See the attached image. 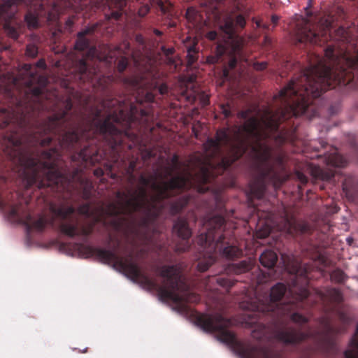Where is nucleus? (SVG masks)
<instances>
[{
  "label": "nucleus",
  "instance_id": "nucleus-1",
  "mask_svg": "<svg viewBox=\"0 0 358 358\" xmlns=\"http://www.w3.org/2000/svg\"><path fill=\"white\" fill-rule=\"evenodd\" d=\"M325 56L334 63L333 66L322 63L303 69L282 89L274 99L279 104L274 111L266 108L260 120L250 117L252 110L238 113V117L247 120L240 126L218 129L215 138H208L203 148L210 158L220 157L217 167L209 164L215 178L227 171L239 159L249 148L253 155V165L257 176L250 184V194L260 199L268 185L275 189L280 187L287 179L285 156L282 153L273 155L271 148L262 142L269 136L268 133L276 132L282 122L292 117L306 115H317L313 104L325 91L337 85L352 83L358 87V50L353 55L344 52L337 57L334 48L328 45Z\"/></svg>",
  "mask_w": 358,
  "mask_h": 358
},
{
  "label": "nucleus",
  "instance_id": "nucleus-2",
  "mask_svg": "<svg viewBox=\"0 0 358 358\" xmlns=\"http://www.w3.org/2000/svg\"><path fill=\"white\" fill-rule=\"evenodd\" d=\"M215 178L213 170L206 166L201 167L197 176L187 172L178 174L169 180H163L162 173L158 170L149 177L141 174L138 178L139 185L135 189L117 191L115 197L118 201L110 202L103 208V213L114 218L112 224L116 230H120L127 222L126 216L132 217L136 213H141L144 217L141 225L148 229L159 215L162 209L158 206L159 203L190 189L195 181L205 185Z\"/></svg>",
  "mask_w": 358,
  "mask_h": 358
},
{
  "label": "nucleus",
  "instance_id": "nucleus-3",
  "mask_svg": "<svg viewBox=\"0 0 358 358\" xmlns=\"http://www.w3.org/2000/svg\"><path fill=\"white\" fill-rule=\"evenodd\" d=\"M120 245V241L117 240L113 250L92 246H87V249L101 262L119 267L134 281H139L150 289L157 290L162 300L171 301L182 308H185L188 303H198L200 301L199 296L191 292L182 280L176 265H163L157 268L158 275L163 278L162 284L159 285L155 280L141 271L138 264L134 261L132 252L125 257L118 255L117 250Z\"/></svg>",
  "mask_w": 358,
  "mask_h": 358
},
{
  "label": "nucleus",
  "instance_id": "nucleus-4",
  "mask_svg": "<svg viewBox=\"0 0 358 358\" xmlns=\"http://www.w3.org/2000/svg\"><path fill=\"white\" fill-rule=\"evenodd\" d=\"M306 284L299 287L294 285L289 290L291 297L287 301L282 302V299L287 292V287L282 282L273 285L270 293L264 294H255L254 298L243 301L242 308L247 310L245 313L244 322L249 327L256 324L262 327L259 338L264 336L266 319L270 317L272 320L280 319L282 316L289 315L290 320L298 325L308 323V318L302 314L295 312L296 310L305 309L310 296L308 287L307 277H304Z\"/></svg>",
  "mask_w": 358,
  "mask_h": 358
},
{
  "label": "nucleus",
  "instance_id": "nucleus-5",
  "mask_svg": "<svg viewBox=\"0 0 358 358\" xmlns=\"http://www.w3.org/2000/svg\"><path fill=\"white\" fill-rule=\"evenodd\" d=\"M203 225V231L196 238L202 256L197 264L199 271H207L218 256L229 260L242 256V250L234 245V236L232 232L226 230L222 210L217 215L205 217Z\"/></svg>",
  "mask_w": 358,
  "mask_h": 358
},
{
  "label": "nucleus",
  "instance_id": "nucleus-6",
  "mask_svg": "<svg viewBox=\"0 0 358 358\" xmlns=\"http://www.w3.org/2000/svg\"><path fill=\"white\" fill-rule=\"evenodd\" d=\"M196 322L205 331L217 332L219 339L234 347L241 358H280V354L268 348L241 343L235 334L227 329L229 320L220 314H199L196 317ZM344 355L345 358H358V324L350 348L345 351Z\"/></svg>",
  "mask_w": 358,
  "mask_h": 358
},
{
  "label": "nucleus",
  "instance_id": "nucleus-7",
  "mask_svg": "<svg viewBox=\"0 0 358 358\" xmlns=\"http://www.w3.org/2000/svg\"><path fill=\"white\" fill-rule=\"evenodd\" d=\"M97 27L98 24H94L77 34L75 49L87 52L85 57L76 62L73 72L81 83H89L96 90L106 93L116 78L113 73L105 76L99 69L103 62L97 59V50L91 44Z\"/></svg>",
  "mask_w": 358,
  "mask_h": 358
},
{
  "label": "nucleus",
  "instance_id": "nucleus-8",
  "mask_svg": "<svg viewBox=\"0 0 358 358\" xmlns=\"http://www.w3.org/2000/svg\"><path fill=\"white\" fill-rule=\"evenodd\" d=\"M338 19L333 14H329L320 19L317 26L310 24L308 20L302 19L296 24V36L299 43H310L322 45L333 38L343 42H348L350 37V31L343 26L335 30L334 36L331 29Z\"/></svg>",
  "mask_w": 358,
  "mask_h": 358
},
{
  "label": "nucleus",
  "instance_id": "nucleus-9",
  "mask_svg": "<svg viewBox=\"0 0 358 358\" xmlns=\"http://www.w3.org/2000/svg\"><path fill=\"white\" fill-rule=\"evenodd\" d=\"M220 28L224 34L222 40L219 39V35L215 31H210L206 34L207 38L210 41L219 40L215 56L208 57V62L212 64L218 63L226 55L229 59V67L234 69L237 64V57L241 55L243 40L236 34L234 20L231 17H227Z\"/></svg>",
  "mask_w": 358,
  "mask_h": 358
},
{
  "label": "nucleus",
  "instance_id": "nucleus-10",
  "mask_svg": "<svg viewBox=\"0 0 358 358\" xmlns=\"http://www.w3.org/2000/svg\"><path fill=\"white\" fill-rule=\"evenodd\" d=\"M160 73L152 63L145 72L144 80H133L134 87L138 90L136 101L141 104L143 102L150 103L155 101L157 92L162 96L168 94L169 87L165 83H160Z\"/></svg>",
  "mask_w": 358,
  "mask_h": 358
},
{
  "label": "nucleus",
  "instance_id": "nucleus-11",
  "mask_svg": "<svg viewBox=\"0 0 358 358\" xmlns=\"http://www.w3.org/2000/svg\"><path fill=\"white\" fill-rule=\"evenodd\" d=\"M173 231L181 238V241L176 245V252H184L188 250L190 248L189 240L192 235V231L187 221L184 218L178 217L173 224Z\"/></svg>",
  "mask_w": 358,
  "mask_h": 358
},
{
  "label": "nucleus",
  "instance_id": "nucleus-12",
  "mask_svg": "<svg viewBox=\"0 0 358 358\" xmlns=\"http://www.w3.org/2000/svg\"><path fill=\"white\" fill-rule=\"evenodd\" d=\"M310 336L308 331L290 327L280 329L275 331V338L285 345H296Z\"/></svg>",
  "mask_w": 358,
  "mask_h": 358
},
{
  "label": "nucleus",
  "instance_id": "nucleus-13",
  "mask_svg": "<svg viewBox=\"0 0 358 358\" xmlns=\"http://www.w3.org/2000/svg\"><path fill=\"white\" fill-rule=\"evenodd\" d=\"M343 191L349 200L358 201V180L352 176H346L343 182Z\"/></svg>",
  "mask_w": 358,
  "mask_h": 358
},
{
  "label": "nucleus",
  "instance_id": "nucleus-14",
  "mask_svg": "<svg viewBox=\"0 0 358 358\" xmlns=\"http://www.w3.org/2000/svg\"><path fill=\"white\" fill-rule=\"evenodd\" d=\"M278 260L277 254L271 250H266L259 257L261 264L272 271Z\"/></svg>",
  "mask_w": 358,
  "mask_h": 358
},
{
  "label": "nucleus",
  "instance_id": "nucleus-15",
  "mask_svg": "<svg viewBox=\"0 0 358 358\" xmlns=\"http://www.w3.org/2000/svg\"><path fill=\"white\" fill-rule=\"evenodd\" d=\"M324 161L327 165L335 167H344L347 164L346 159L340 155L336 149L327 155Z\"/></svg>",
  "mask_w": 358,
  "mask_h": 358
},
{
  "label": "nucleus",
  "instance_id": "nucleus-16",
  "mask_svg": "<svg viewBox=\"0 0 358 358\" xmlns=\"http://www.w3.org/2000/svg\"><path fill=\"white\" fill-rule=\"evenodd\" d=\"M171 164L164 167V171L162 173L163 180H166L168 178H173V173L180 168V162L179 161V157L178 155L174 154L171 159Z\"/></svg>",
  "mask_w": 358,
  "mask_h": 358
},
{
  "label": "nucleus",
  "instance_id": "nucleus-17",
  "mask_svg": "<svg viewBox=\"0 0 358 358\" xmlns=\"http://www.w3.org/2000/svg\"><path fill=\"white\" fill-rule=\"evenodd\" d=\"M190 201V196L185 194L177 199L171 204L170 213L172 215L180 213L182 210L188 204Z\"/></svg>",
  "mask_w": 358,
  "mask_h": 358
},
{
  "label": "nucleus",
  "instance_id": "nucleus-18",
  "mask_svg": "<svg viewBox=\"0 0 358 358\" xmlns=\"http://www.w3.org/2000/svg\"><path fill=\"white\" fill-rule=\"evenodd\" d=\"M321 299L324 301L338 303L342 301V294L336 288H327L325 292L321 294Z\"/></svg>",
  "mask_w": 358,
  "mask_h": 358
},
{
  "label": "nucleus",
  "instance_id": "nucleus-19",
  "mask_svg": "<svg viewBox=\"0 0 358 358\" xmlns=\"http://www.w3.org/2000/svg\"><path fill=\"white\" fill-rule=\"evenodd\" d=\"M253 266L254 264L250 260H243L238 263L231 264L229 269L236 274H241L249 271Z\"/></svg>",
  "mask_w": 358,
  "mask_h": 358
},
{
  "label": "nucleus",
  "instance_id": "nucleus-20",
  "mask_svg": "<svg viewBox=\"0 0 358 358\" xmlns=\"http://www.w3.org/2000/svg\"><path fill=\"white\" fill-rule=\"evenodd\" d=\"M288 225L289 233L292 234V230L298 231L301 234H310L311 229L307 223H299L295 221L291 220L289 218L286 219Z\"/></svg>",
  "mask_w": 358,
  "mask_h": 358
},
{
  "label": "nucleus",
  "instance_id": "nucleus-21",
  "mask_svg": "<svg viewBox=\"0 0 358 358\" xmlns=\"http://www.w3.org/2000/svg\"><path fill=\"white\" fill-rule=\"evenodd\" d=\"M196 44L197 43L194 41L192 45L187 47V57L189 65L193 64L197 59L198 50L196 49Z\"/></svg>",
  "mask_w": 358,
  "mask_h": 358
},
{
  "label": "nucleus",
  "instance_id": "nucleus-22",
  "mask_svg": "<svg viewBox=\"0 0 358 358\" xmlns=\"http://www.w3.org/2000/svg\"><path fill=\"white\" fill-rule=\"evenodd\" d=\"M312 172L314 177L316 178H320L323 180H329L334 177L333 173H325L320 167H315Z\"/></svg>",
  "mask_w": 358,
  "mask_h": 358
},
{
  "label": "nucleus",
  "instance_id": "nucleus-23",
  "mask_svg": "<svg viewBox=\"0 0 358 358\" xmlns=\"http://www.w3.org/2000/svg\"><path fill=\"white\" fill-rule=\"evenodd\" d=\"M136 164H137V159L131 160L129 162V166L126 170V173L128 176V177H127L128 182L131 185L134 184V182L136 180V176H134V172L136 169Z\"/></svg>",
  "mask_w": 358,
  "mask_h": 358
},
{
  "label": "nucleus",
  "instance_id": "nucleus-24",
  "mask_svg": "<svg viewBox=\"0 0 358 358\" xmlns=\"http://www.w3.org/2000/svg\"><path fill=\"white\" fill-rule=\"evenodd\" d=\"M322 324L323 326V337L324 339H328L329 336L335 331V329L331 322L325 318H323L322 320Z\"/></svg>",
  "mask_w": 358,
  "mask_h": 358
},
{
  "label": "nucleus",
  "instance_id": "nucleus-25",
  "mask_svg": "<svg viewBox=\"0 0 358 358\" xmlns=\"http://www.w3.org/2000/svg\"><path fill=\"white\" fill-rule=\"evenodd\" d=\"M330 278L332 281L341 283L345 280L346 275L341 269L336 268L331 273Z\"/></svg>",
  "mask_w": 358,
  "mask_h": 358
},
{
  "label": "nucleus",
  "instance_id": "nucleus-26",
  "mask_svg": "<svg viewBox=\"0 0 358 358\" xmlns=\"http://www.w3.org/2000/svg\"><path fill=\"white\" fill-rule=\"evenodd\" d=\"M157 6L160 10L165 15H171L173 5L169 1H163L162 0H157Z\"/></svg>",
  "mask_w": 358,
  "mask_h": 358
},
{
  "label": "nucleus",
  "instance_id": "nucleus-27",
  "mask_svg": "<svg viewBox=\"0 0 358 358\" xmlns=\"http://www.w3.org/2000/svg\"><path fill=\"white\" fill-rule=\"evenodd\" d=\"M77 211L80 215H84L87 217H90L92 215L90 203H85L81 204L78 208Z\"/></svg>",
  "mask_w": 358,
  "mask_h": 358
},
{
  "label": "nucleus",
  "instance_id": "nucleus-28",
  "mask_svg": "<svg viewBox=\"0 0 358 358\" xmlns=\"http://www.w3.org/2000/svg\"><path fill=\"white\" fill-rule=\"evenodd\" d=\"M161 50L164 54V55L167 57L168 62L171 64L174 63V59L171 57V56L175 52V49L173 48H166L165 46H162Z\"/></svg>",
  "mask_w": 358,
  "mask_h": 358
},
{
  "label": "nucleus",
  "instance_id": "nucleus-29",
  "mask_svg": "<svg viewBox=\"0 0 358 358\" xmlns=\"http://www.w3.org/2000/svg\"><path fill=\"white\" fill-rule=\"evenodd\" d=\"M128 64H129L128 58L127 57H122L119 59V61L117 62V69L118 72L120 73H123L125 71V69H127Z\"/></svg>",
  "mask_w": 358,
  "mask_h": 358
},
{
  "label": "nucleus",
  "instance_id": "nucleus-30",
  "mask_svg": "<svg viewBox=\"0 0 358 358\" xmlns=\"http://www.w3.org/2000/svg\"><path fill=\"white\" fill-rule=\"evenodd\" d=\"M273 276V274L271 272L265 273L261 272V274H259L257 278V283L258 285L266 283L267 281L270 280V278Z\"/></svg>",
  "mask_w": 358,
  "mask_h": 358
},
{
  "label": "nucleus",
  "instance_id": "nucleus-31",
  "mask_svg": "<svg viewBox=\"0 0 358 358\" xmlns=\"http://www.w3.org/2000/svg\"><path fill=\"white\" fill-rule=\"evenodd\" d=\"M26 55L30 57H35L38 55V47L33 43L28 44L26 48Z\"/></svg>",
  "mask_w": 358,
  "mask_h": 358
},
{
  "label": "nucleus",
  "instance_id": "nucleus-32",
  "mask_svg": "<svg viewBox=\"0 0 358 358\" xmlns=\"http://www.w3.org/2000/svg\"><path fill=\"white\" fill-rule=\"evenodd\" d=\"M185 15L188 21L194 23L196 21L197 11L194 8H188Z\"/></svg>",
  "mask_w": 358,
  "mask_h": 358
},
{
  "label": "nucleus",
  "instance_id": "nucleus-33",
  "mask_svg": "<svg viewBox=\"0 0 358 358\" xmlns=\"http://www.w3.org/2000/svg\"><path fill=\"white\" fill-rule=\"evenodd\" d=\"M234 27H237L240 29H243L245 27V26L246 24L245 18L241 14L236 15L235 19H234Z\"/></svg>",
  "mask_w": 358,
  "mask_h": 358
},
{
  "label": "nucleus",
  "instance_id": "nucleus-34",
  "mask_svg": "<svg viewBox=\"0 0 358 358\" xmlns=\"http://www.w3.org/2000/svg\"><path fill=\"white\" fill-rule=\"evenodd\" d=\"M294 177L297 180H299L301 182V185H306L308 181V177L304 173L299 171H295Z\"/></svg>",
  "mask_w": 358,
  "mask_h": 358
},
{
  "label": "nucleus",
  "instance_id": "nucleus-35",
  "mask_svg": "<svg viewBox=\"0 0 358 358\" xmlns=\"http://www.w3.org/2000/svg\"><path fill=\"white\" fill-rule=\"evenodd\" d=\"M150 7L148 3L141 5L138 10V15L139 17H145L150 11Z\"/></svg>",
  "mask_w": 358,
  "mask_h": 358
},
{
  "label": "nucleus",
  "instance_id": "nucleus-36",
  "mask_svg": "<svg viewBox=\"0 0 358 358\" xmlns=\"http://www.w3.org/2000/svg\"><path fill=\"white\" fill-rule=\"evenodd\" d=\"M215 280H216V282H217V284H219L222 287H229L232 286V283L231 282V281H229L228 279H226L224 278L217 277V278H216Z\"/></svg>",
  "mask_w": 358,
  "mask_h": 358
},
{
  "label": "nucleus",
  "instance_id": "nucleus-37",
  "mask_svg": "<svg viewBox=\"0 0 358 358\" xmlns=\"http://www.w3.org/2000/svg\"><path fill=\"white\" fill-rule=\"evenodd\" d=\"M270 232H271L270 227H266V229H264V230H262L261 227L259 226V229H258L257 234L259 238H266V236H268L269 235Z\"/></svg>",
  "mask_w": 358,
  "mask_h": 358
},
{
  "label": "nucleus",
  "instance_id": "nucleus-38",
  "mask_svg": "<svg viewBox=\"0 0 358 358\" xmlns=\"http://www.w3.org/2000/svg\"><path fill=\"white\" fill-rule=\"evenodd\" d=\"M267 62H255L253 64V68L257 71H262L264 70L267 67Z\"/></svg>",
  "mask_w": 358,
  "mask_h": 358
},
{
  "label": "nucleus",
  "instance_id": "nucleus-39",
  "mask_svg": "<svg viewBox=\"0 0 358 358\" xmlns=\"http://www.w3.org/2000/svg\"><path fill=\"white\" fill-rule=\"evenodd\" d=\"M73 24H74V17L73 16L69 17L67 19V20L66 21L64 29L71 31Z\"/></svg>",
  "mask_w": 358,
  "mask_h": 358
},
{
  "label": "nucleus",
  "instance_id": "nucleus-40",
  "mask_svg": "<svg viewBox=\"0 0 358 358\" xmlns=\"http://www.w3.org/2000/svg\"><path fill=\"white\" fill-rule=\"evenodd\" d=\"M222 113H223L224 117L227 118L229 117L232 115L230 107L228 105L227 106H224V105L222 106Z\"/></svg>",
  "mask_w": 358,
  "mask_h": 358
},
{
  "label": "nucleus",
  "instance_id": "nucleus-41",
  "mask_svg": "<svg viewBox=\"0 0 358 358\" xmlns=\"http://www.w3.org/2000/svg\"><path fill=\"white\" fill-rule=\"evenodd\" d=\"M155 156V154L152 150L147 149L145 147V160L149 159L150 158Z\"/></svg>",
  "mask_w": 358,
  "mask_h": 358
},
{
  "label": "nucleus",
  "instance_id": "nucleus-42",
  "mask_svg": "<svg viewBox=\"0 0 358 358\" xmlns=\"http://www.w3.org/2000/svg\"><path fill=\"white\" fill-rule=\"evenodd\" d=\"M136 41L141 45H144L145 39L141 34H137L135 37Z\"/></svg>",
  "mask_w": 358,
  "mask_h": 358
},
{
  "label": "nucleus",
  "instance_id": "nucleus-43",
  "mask_svg": "<svg viewBox=\"0 0 358 358\" xmlns=\"http://www.w3.org/2000/svg\"><path fill=\"white\" fill-rule=\"evenodd\" d=\"M36 66L38 68L41 69H45L46 68V64L44 59H41L38 61L36 63Z\"/></svg>",
  "mask_w": 358,
  "mask_h": 358
},
{
  "label": "nucleus",
  "instance_id": "nucleus-44",
  "mask_svg": "<svg viewBox=\"0 0 358 358\" xmlns=\"http://www.w3.org/2000/svg\"><path fill=\"white\" fill-rule=\"evenodd\" d=\"M103 173H104V172L101 168H97V169H94V174L96 177H101L103 175Z\"/></svg>",
  "mask_w": 358,
  "mask_h": 358
},
{
  "label": "nucleus",
  "instance_id": "nucleus-45",
  "mask_svg": "<svg viewBox=\"0 0 358 358\" xmlns=\"http://www.w3.org/2000/svg\"><path fill=\"white\" fill-rule=\"evenodd\" d=\"M279 20V17L276 15H273L271 16V22L273 24V27H275Z\"/></svg>",
  "mask_w": 358,
  "mask_h": 358
},
{
  "label": "nucleus",
  "instance_id": "nucleus-46",
  "mask_svg": "<svg viewBox=\"0 0 358 358\" xmlns=\"http://www.w3.org/2000/svg\"><path fill=\"white\" fill-rule=\"evenodd\" d=\"M197 190L200 193H204L206 192H207L208 190V187H206V186H198L197 187Z\"/></svg>",
  "mask_w": 358,
  "mask_h": 358
},
{
  "label": "nucleus",
  "instance_id": "nucleus-47",
  "mask_svg": "<svg viewBox=\"0 0 358 358\" xmlns=\"http://www.w3.org/2000/svg\"><path fill=\"white\" fill-rule=\"evenodd\" d=\"M257 26L258 27H263L264 29H268L269 25L268 24H262L261 21H257L256 22Z\"/></svg>",
  "mask_w": 358,
  "mask_h": 358
},
{
  "label": "nucleus",
  "instance_id": "nucleus-48",
  "mask_svg": "<svg viewBox=\"0 0 358 358\" xmlns=\"http://www.w3.org/2000/svg\"><path fill=\"white\" fill-rule=\"evenodd\" d=\"M338 13L339 17H341L342 19L344 18L345 13H344V11H343V9L338 8Z\"/></svg>",
  "mask_w": 358,
  "mask_h": 358
},
{
  "label": "nucleus",
  "instance_id": "nucleus-49",
  "mask_svg": "<svg viewBox=\"0 0 358 358\" xmlns=\"http://www.w3.org/2000/svg\"><path fill=\"white\" fill-rule=\"evenodd\" d=\"M153 32L155 35L158 36H161L162 35V32L161 31H159V29H155L153 30Z\"/></svg>",
  "mask_w": 358,
  "mask_h": 358
},
{
  "label": "nucleus",
  "instance_id": "nucleus-50",
  "mask_svg": "<svg viewBox=\"0 0 358 358\" xmlns=\"http://www.w3.org/2000/svg\"><path fill=\"white\" fill-rule=\"evenodd\" d=\"M264 41H265V43L268 44V45H270L271 43V39L268 36H265Z\"/></svg>",
  "mask_w": 358,
  "mask_h": 358
},
{
  "label": "nucleus",
  "instance_id": "nucleus-51",
  "mask_svg": "<svg viewBox=\"0 0 358 358\" xmlns=\"http://www.w3.org/2000/svg\"><path fill=\"white\" fill-rule=\"evenodd\" d=\"M113 15L114 16V17H115V19H118V18L120 17V14H119L118 13H117V12L113 13Z\"/></svg>",
  "mask_w": 358,
  "mask_h": 358
},
{
  "label": "nucleus",
  "instance_id": "nucleus-52",
  "mask_svg": "<svg viewBox=\"0 0 358 358\" xmlns=\"http://www.w3.org/2000/svg\"><path fill=\"white\" fill-rule=\"evenodd\" d=\"M127 148H128V150H131L132 145L131 144H129V145H127Z\"/></svg>",
  "mask_w": 358,
  "mask_h": 358
},
{
  "label": "nucleus",
  "instance_id": "nucleus-53",
  "mask_svg": "<svg viewBox=\"0 0 358 358\" xmlns=\"http://www.w3.org/2000/svg\"><path fill=\"white\" fill-rule=\"evenodd\" d=\"M330 112H331V113H334V112L333 111V107H331V108H330Z\"/></svg>",
  "mask_w": 358,
  "mask_h": 358
},
{
  "label": "nucleus",
  "instance_id": "nucleus-54",
  "mask_svg": "<svg viewBox=\"0 0 358 358\" xmlns=\"http://www.w3.org/2000/svg\"><path fill=\"white\" fill-rule=\"evenodd\" d=\"M148 239H149V241H151V242H153V241H154L152 240V238H149Z\"/></svg>",
  "mask_w": 358,
  "mask_h": 358
},
{
  "label": "nucleus",
  "instance_id": "nucleus-55",
  "mask_svg": "<svg viewBox=\"0 0 358 358\" xmlns=\"http://www.w3.org/2000/svg\"><path fill=\"white\" fill-rule=\"evenodd\" d=\"M224 75H226V76H227V73H228L227 71H224Z\"/></svg>",
  "mask_w": 358,
  "mask_h": 358
},
{
  "label": "nucleus",
  "instance_id": "nucleus-56",
  "mask_svg": "<svg viewBox=\"0 0 358 358\" xmlns=\"http://www.w3.org/2000/svg\"><path fill=\"white\" fill-rule=\"evenodd\" d=\"M126 45H127V48H129V43H128V44H127Z\"/></svg>",
  "mask_w": 358,
  "mask_h": 358
},
{
  "label": "nucleus",
  "instance_id": "nucleus-57",
  "mask_svg": "<svg viewBox=\"0 0 358 358\" xmlns=\"http://www.w3.org/2000/svg\"><path fill=\"white\" fill-rule=\"evenodd\" d=\"M257 270L259 271V273H261V272H262V271H260V268H257Z\"/></svg>",
  "mask_w": 358,
  "mask_h": 358
},
{
  "label": "nucleus",
  "instance_id": "nucleus-58",
  "mask_svg": "<svg viewBox=\"0 0 358 358\" xmlns=\"http://www.w3.org/2000/svg\"><path fill=\"white\" fill-rule=\"evenodd\" d=\"M257 270L259 271V273H261V272H262V271H260V268H257Z\"/></svg>",
  "mask_w": 358,
  "mask_h": 358
},
{
  "label": "nucleus",
  "instance_id": "nucleus-59",
  "mask_svg": "<svg viewBox=\"0 0 358 358\" xmlns=\"http://www.w3.org/2000/svg\"><path fill=\"white\" fill-rule=\"evenodd\" d=\"M357 271H358V265H357Z\"/></svg>",
  "mask_w": 358,
  "mask_h": 358
}]
</instances>
